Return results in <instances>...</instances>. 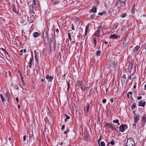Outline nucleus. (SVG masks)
<instances>
[{"label": "nucleus", "instance_id": "nucleus-1", "mask_svg": "<svg viewBox=\"0 0 146 146\" xmlns=\"http://www.w3.org/2000/svg\"><path fill=\"white\" fill-rule=\"evenodd\" d=\"M135 143L133 139L131 138H128L125 146H134Z\"/></svg>", "mask_w": 146, "mask_h": 146}, {"label": "nucleus", "instance_id": "nucleus-2", "mask_svg": "<svg viewBox=\"0 0 146 146\" xmlns=\"http://www.w3.org/2000/svg\"><path fill=\"white\" fill-rule=\"evenodd\" d=\"M127 80L126 78V76L125 74H123L121 79V83L123 84H126L127 83Z\"/></svg>", "mask_w": 146, "mask_h": 146}, {"label": "nucleus", "instance_id": "nucleus-3", "mask_svg": "<svg viewBox=\"0 0 146 146\" xmlns=\"http://www.w3.org/2000/svg\"><path fill=\"white\" fill-rule=\"evenodd\" d=\"M127 128V125H121L119 126L120 131L121 132L124 131L125 129Z\"/></svg>", "mask_w": 146, "mask_h": 146}, {"label": "nucleus", "instance_id": "nucleus-4", "mask_svg": "<svg viewBox=\"0 0 146 146\" xmlns=\"http://www.w3.org/2000/svg\"><path fill=\"white\" fill-rule=\"evenodd\" d=\"M54 40L52 38H50V42L49 46L50 49L52 48H54L55 47V43L53 41Z\"/></svg>", "mask_w": 146, "mask_h": 146}, {"label": "nucleus", "instance_id": "nucleus-5", "mask_svg": "<svg viewBox=\"0 0 146 146\" xmlns=\"http://www.w3.org/2000/svg\"><path fill=\"white\" fill-rule=\"evenodd\" d=\"M43 36L44 41H48L47 32L45 30H44L43 31Z\"/></svg>", "mask_w": 146, "mask_h": 146}, {"label": "nucleus", "instance_id": "nucleus-6", "mask_svg": "<svg viewBox=\"0 0 146 146\" xmlns=\"http://www.w3.org/2000/svg\"><path fill=\"white\" fill-rule=\"evenodd\" d=\"M124 4L123 2H121L120 1H118L116 3V5H117L118 8L120 9L123 6V5Z\"/></svg>", "mask_w": 146, "mask_h": 146}, {"label": "nucleus", "instance_id": "nucleus-7", "mask_svg": "<svg viewBox=\"0 0 146 146\" xmlns=\"http://www.w3.org/2000/svg\"><path fill=\"white\" fill-rule=\"evenodd\" d=\"M102 26H100L97 28V30L96 31V32L95 33V35L96 36L98 37L100 36V31L102 28Z\"/></svg>", "mask_w": 146, "mask_h": 146}, {"label": "nucleus", "instance_id": "nucleus-8", "mask_svg": "<svg viewBox=\"0 0 146 146\" xmlns=\"http://www.w3.org/2000/svg\"><path fill=\"white\" fill-rule=\"evenodd\" d=\"M13 11L16 14H17L18 13V11L17 9V8L16 7L15 5L13 6L12 7Z\"/></svg>", "mask_w": 146, "mask_h": 146}, {"label": "nucleus", "instance_id": "nucleus-9", "mask_svg": "<svg viewBox=\"0 0 146 146\" xmlns=\"http://www.w3.org/2000/svg\"><path fill=\"white\" fill-rule=\"evenodd\" d=\"M46 78L49 82H51L53 78V77H51V76H50L48 75H46Z\"/></svg>", "mask_w": 146, "mask_h": 146}, {"label": "nucleus", "instance_id": "nucleus-10", "mask_svg": "<svg viewBox=\"0 0 146 146\" xmlns=\"http://www.w3.org/2000/svg\"><path fill=\"white\" fill-rule=\"evenodd\" d=\"M145 102L144 101V100H141L140 102V103L139 104V106H142L143 107L145 106Z\"/></svg>", "mask_w": 146, "mask_h": 146}, {"label": "nucleus", "instance_id": "nucleus-11", "mask_svg": "<svg viewBox=\"0 0 146 146\" xmlns=\"http://www.w3.org/2000/svg\"><path fill=\"white\" fill-rule=\"evenodd\" d=\"M30 12L31 13H34V11L33 10V4H31L29 6Z\"/></svg>", "mask_w": 146, "mask_h": 146}, {"label": "nucleus", "instance_id": "nucleus-12", "mask_svg": "<svg viewBox=\"0 0 146 146\" xmlns=\"http://www.w3.org/2000/svg\"><path fill=\"white\" fill-rule=\"evenodd\" d=\"M135 119V122H137L139 120V114H135L134 116Z\"/></svg>", "mask_w": 146, "mask_h": 146}, {"label": "nucleus", "instance_id": "nucleus-13", "mask_svg": "<svg viewBox=\"0 0 146 146\" xmlns=\"http://www.w3.org/2000/svg\"><path fill=\"white\" fill-rule=\"evenodd\" d=\"M0 96L2 100V102H3V104L5 105V102H6V100L5 99L4 97L3 96L2 94H0Z\"/></svg>", "mask_w": 146, "mask_h": 146}, {"label": "nucleus", "instance_id": "nucleus-14", "mask_svg": "<svg viewBox=\"0 0 146 146\" xmlns=\"http://www.w3.org/2000/svg\"><path fill=\"white\" fill-rule=\"evenodd\" d=\"M40 34L39 33L37 32H35L33 33V35L35 37H37L40 35Z\"/></svg>", "mask_w": 146, "mask_h": 146}, {"label": "nucleus", "instance_id": "nucleus-15", "mask_svg": "<svg viewBox=\"0 0 146 146\" xmlns=\"http://www.w3.org/2000/svg\"><path fill=\"white\" fill-rule=\"evenodd\" d=\"M33 57L32 56L30 60V61H29V67L30 68H31L32 67V61L33 60Z\"/></svg>", "mask_w": 146, "mask_h": 146}, {"label": "nucleus", "instance_id": "nucleus-16", "mask_svg": "<svg viewBox=\"0 0 146 146\" xmlns=\"http://www.w3.org/2000/svg\"><path fill=\"white\" fill-rule=\"evenodd\" d=\"M34 20V18L33 16L31 17L29 19L28 17V20L30 23L33 22Z\"/></svg>", "mask_w": 146, "mask_h": 146}, {"label": "nucleus", "instance_id": "nucleus-17", "mask_svg": "<svg viewBox=\"0 0 146 146\" xmlns=\"http://www.w3.org/2000/svg\"><path fill=\"white\" fill-rule=\"evenodd\" d=\"M97 11V8L96 7H94L90 10V12L95 13Z\"/></svg>", "mask_w": 146, "mask_h": 146}, {"label": "nucleus", "instance_id": "nucleus-18", "mask_svg": "<svg viewBox=\"0 0 146 146\" xmlns=\"http://www.w3.org/2000/svg\"><path fill=\"white\" fill-rule=\"evenodd\" d=\"M128 41L127 40V39H125L123 42V46H127L128 43Z\"/></svg>", "mask_w": 146, "mask_h": 146}, {"label": "nucleus", "instance_id": "nucleus-19", "mask_svg": "<svg viewBox=\"0 0 146 146\" xmlns=\"http://www.w3.org/2000/svg\"><path fill=\"white\" fill-rule=\"evenodd\" d=\"M117 37H118L117 35L115 34H113L112 35H111L110 36V38H112V39H116L117 38Z\"/></svg>", "mask_w": 146, "mask_h": 146}, {"label": "nucleus", "instance_id": "nucleus-20", "mask_svg": "<svg viewBox=\"0 0 146 146\" xmlns=\"http://www.w3.org/2000/svg\"><path fill=\"white\" fill-rule=\"evenodd\" d=\"M77 84L80 87L83 86V82L81 81H78L77 82Z\"/></svg>", "mask_w": 146, "mask_h": 146}, {"label": "nucleus", "instance_id": "nucleus-21", "mask_svg": "<svg viewBox=\"0 0 146 146\" xmlns=\"http://www.w3.org/2000/svg\"><path fill=\"white\" fill-rule=\"evenodd\" d=\"M105 126L108 128H111L112 126L110 123H105Z\"/></svg>", "mask_w": 146, "mask_h": 146}, {"label": "nucleus", "instance_id": "nucleus-22", "mask_svg": "<svg viewBox=\"0 0 146 146\" xmlns=\"http://www.w3.org/2000/svg\"><path fill=\"white\" fill-rule=\"evenodd\" d=\"M140 47L138 45H137L133 49V52H136L137 51L138 49H139Z\"/></svg>", "mask_w": 146, "mask_h": 146}, {"label": "nucleus", "instance_id": "nucleus-23", "mask_svg": "<svg viewBox=\"0 0 146 146\" xmlns=\"http://www.w3.org/2000/svg\"><path fill=\"white\" fill-rule=\"evenodd\" d=\"M89 25H90V24H89L88 25H87L86 27V29H85V35L86 36L87 35V32H88V29L89 28Z\"/></svg>", "mask_w": 146, "mask_h": 146}, {"label": "nucleus", "instance_id": "nucleus-24", "mask_svg": "<svg viewBox=\"0 0 146 146\" xmlns=\"http://www.w3.org/2000/svg\"><path fill=\"white\" fill-rule=\"evenodd\" d=\"M117 62L116 61H114L112 63L113 65V66L114 68H115V69L117 67Z\"/></svg>", "mask_w": 146, "mask_h": 146}, {"label": "nucleus", "instance_id": "nucleus-25", "mask_svg": "<svg viewBox=\"0 0 146 146\" xmlns=\"http://www.w3.org/2000/svg\"><path fill=\"white\" fill-rule=\"evenodd\" d=\"M35 60L38 63V60L37 57V54L36 53H35Z\"/></svg>", "mask_w": 146, "mask_h": 146}, {"label": "nucleus", "instance_id": "nucleus-26", "mask_svg": "<svg viewBox=\"0 0 146 146\" xmlns=\"http://www.w3.org/2000/svg\"><path fill=\"white\" fill-rule=\"evenodd\" d=\"M133 67V64L131 63L130 62L128 65V68L129 69H131Z\"/></svg>", "mask_w": 146, "mask_h": 146}, {"label": "nucleus", "instance_id": "nucleus-27", "mask_svg": "<svg viewBox=\"0 0 146 146\" xmlns=\"http://www.w3.org/2000/svg\"><path fill=\"white\" fill-rule=\"evenodd\" d=\"M90 107V105L88 103H87L86 108V112H87L89 111V110Z\"/></svg>", "mask_w": 146, "mask_h": 146}, {"label": "nucleus", "instance_id": "nucleus-28", "mask_svg": "<svg viewBox=\"0 0 146 146\" xmlns=\"http://www.w3.org/2000/svg\"><path fill=\"white\" fill-rule=\"evenodd\" d=\"M71 31H72L71 30H69V32H68L69 33H68V38H69V40L70 41H71L72 40V39H71V35H70V33H69V32H70Z\"/></svg>", "mask_w": 146, "mask_h": 146}, {"label": "nucleus", "instance_id": "nucleus-29", "mask_svg": "<svg viewBox=\"0 0 146 146\" xmlns=\"http://www.w3.org/2000/svg\"><path fill=\"white\" fill-rule=\"evenodd\" d=\"M96 55L97 56H100L101 54V51L100 50H98L96 52Z\"/></svg>", "mask_w": 146, "mask_h": 146}, {"label": "nucleus", "instance_id": "nucleus-30", "mask_svg": "<svg viewBox=\"0 0 146 146\" xmlns=\"http://www.w3.org/2000/svg\"><path fill=\"white\" fill-rule=\"evenodd\" d=\"M98 15H106V13L105 12H103L102 13H98Z\"/></svg>", "mask_w": 146, "mask_h": 146}, {"label": "nucleus", "instance_id": "nucleus-31", "mask_svg": "<svg viewBox=\"0 0 146 146\" xmlns=\"http://www.w3.org/2000/svg\"><path fill=\"white\" fill-rule=\"evenodd\" d=\"M136 104L135 103H134L133 104L131 107V110H133L135 109V107H136Z\"/></svg>", "mask_w": 146, "mask_h": 146}, {"label": "nucleus", "instance_id": "nucleus-32", "mask_svg": "<svg viewBox=\"0 0 146 146\" xmlns=\"http://www.w3.org/2000/svg\"><path fill=\"white\" fill-rule=\"evenodd\" d=\"M6 96L7 98H9L10 97V95L9 93L7 92L6 93Z\"/></svg>", "mask_w": 146, "mask_h": 146}, {"label": "nucleus", "instance_id": "nucleus-33", "mask_svg": "<svg viewBox=\"0 0 146 146\" xmlns=\"http://www.w3.org/2000/svg\"><path fill=\"white\" fill-rule=\"evenodd\" d=\"M126 16V13H122L121 15V17L122 18H124Z\"/></svg>", "mask_w": 146, "mask_h": 146}, {"label": "nucleus", "instance_id": "nucleus-34", "mask_svg": "<svg viewBox=\"0 0 146 146\" xmlns=\"http://www.w3.org/2000/svg\"><path fill=\"white\" fill-rule=\"evenodd\" d=\"M96 43H97V42H96V38H94L93 39V43H94V46H95L96 45Z\"/></svg>", "mask_w": 146, "mask_h": 146}, {"label": "nucleus", "instance_id": "nucleus-35", "mask_svg": "<svg viewBox=\"0 0 146 146\" xmlns=\"http://www.w3.org/2000/svg\"><path fill=\"white\" fill-rule=\"evenodd\" d=\"M142 120L145 121V122H146V117L144 116H143V117Z\"/></svg>", "mask_w": 146, "mask_h": 146}, {"label": "nucleus", "instance_id": "nucleus-36", "mask_svg": "<svg viewBox=\"0 0 146 146\" xmlns=\"http://www.w3.org/2000/svg\"><path fill=\"white\" fill-rule=\"evenodd\" d=\"M1 49L3 50L4 51L5 53H6L8 55V56H9V54H8V53L6 52V50L4 49L3 48H1Z\"/></svg>", "mask_w": 146, "mask_h": 146}, {"label": "nucleus", "instance_id": "nucleus-37", "mask_svg": "<svg viewBox=\"0 0 146 146\" xmlns=\"http://www.w3.org/2000/svg\"><path fill=\"white\" fill-rule=\"evenodd\" d=\"M101 146H105V144L104 142L103 141H102L100 143Z\"/></svg>", "mask_w": 146, "mask_h": 146}, {"label": "nucleus", "instance_id": "nucleus-38", "mask_svg": "<svg viewBox=\"0 0 146 146\" xmlns=\"http://www.w3.org/2000/svg\"><path fill=\"white\" fill-rule=\"evenodd\" d=\"M110 143L111 145H113L114 144V140L112 139L110 142Z\"/></svg>", "mask_w": 146, "mask_h": 146}, {"label": "nucleus", "instance_id": "nucleus-39", "mask_svg": "<svg viewBox=\"0 0 146 146\" xmlns=\"http://www.w3.org/2000/svg\"><path fill=\"white\" fill-rule=\"evenodd\" d=\"M119 122V120H118V119H117L116 120H113V123H117V122Z\"/></svg>", "mask_w": 146, "mask_h": 146}, {"label": "nucleus", "instance_id": "nucleus-40", "mask_svg": "<svg viewBox=\"0 0 146 146\" xmlns=\"http://www.w3.org/2000/svg\"><path fill=\"white\" fill-rule=\"evenodd\" d=\"M95 17V15L93 14L92 15L90 16V18L92 19L94 18Z\"/></svg>", "mask_w": 146, "mask_h": 146}, {"label": "nucleus", "instance_id": "nucleus-41", "mask_svg": "<svg viewBox=\"0 0 146 146\" xmlns=\"http://www.w3.org/2000/svg\"><path fill=\"white\" fill-rule=\"evenodd\" d=\"M131 13L132 14H134L135 13V10L133 8L132 9L131 11Z\"/></svg>", "mask_w": 146, "mask_h": 146}, {"label": "nucleus", "instance_id": "nucleus-42", "mask_svg": "<svg viewBox=\"0 0 146 146\" xmlns=\"http://www.w3.org/2000/svg\"><path fill=\"white\" fill-rule=\"evenodd\" d=\"M119 1H121V2H123L124 4H125V3L126 2V0H119Z\"/></svg>", "mask_w": 146, "mask_h": 146}, {"label": "nucleus", "instance_id": "nucleus-43", "mask_svg": "<svg viewBox=\"0 0 146 146\" xmlns=\"http://www.w3.org/2000/svg\"><path fill=\"white\" fill-rule=\"evenodd\" d=\"M7 101L9 103H10L11 102V98H7Z\"/></svg>", "mask_w": 146, "mask_h": 146}, {"label": "nucleus", "instance_id": "nucleus-44", "mask_svg": "<svg viewBox=\"0 0 146 146\" xmlns=\"http://www.w3.org/2000/svg\"><path fill=\"white\" fill-rule=\"evenodd\" d=\"M82 137H84L83 139H84L86 140L87 138V137L85 135H84V136H83Z\"/></svg>", "mask_w": 146, "mask_h": 146}, {"label": "nucleus", "instance_id": "nucleus-45", "mask_svg": "<svg viewBox=\"0 0 146 146\" xmlns=\"http://www.w3.org/2000/svg\"><path fill=\"white\" fill-rule=\"evenodd\" d=\"M69 130V129H68L67 130L65 131H64V134H66L68 132Z\"/></svg>", "mask_w": 146, "mask_h": 146}, {"label": "nucleus", "instance_id": "nucleus-46", "mask_svg": "<svg viewBox=\"0 0 146 146\" xmlns=\"http://www.w3.org/2000/svg\"><path fill=\"white\" fill-rule=\"evenodd\" d=\"M65 115L66 116V118L65 119H69L70 117L68 115Z\"/></svg>", "mask_w": 146, "mask_h": 146}, {"label": "nucleus", "instance_id": "nucleus-47", "mask_svg": "<svg viewBox=\"0 0 146 146\" xmlns=\"http://www.w3.org/2000/svg\"><path fill=\"white\" fill-rule=\"evenodd\" d=\"M142 98V97L141 96H140L139 97H137V100H140Z\"/></svg>", "mask_w": 146, "mask_h": 146}, {"label": "nucleus", "instance_id": "nucleus-48", "mask_svg": "<svg viewBox=\"0 0 146 146\" xmlns=\"http://www.w3.org/2000/svg\"><path fill=\"white\" fill-rule=\"evenodd\" d=\"M56 32L57 33V34L59 32V30L58 29H56V32H54V34H55Z\"/></svg>", "mask_w": 146, "mask_h": 146}, {"label": "nucleus", "instance_id": "nucleus-49", "mask_svg": "<svg viewBox=\"0 0 146 146\" xmlns=\"http://www.w3.org/2000/svg\"><path fill=\"white\" fill-rule=\"evenodd\" d=\"M82 90H85V88L84 87H83V86H81L80 87Z\"/></svg>", "mask_w": 146, "mask_h": 146}, {"label": "nucleus", "instance_id": "nucleus-50", "mask_svg": "<svg viewBox=\"0 0 146 146\" xmlns=\"http://www.w3.org/2000/svg\"><path fill=\"white\" fill-rule=\"evenodd\" d=\"M4 61V59L2 57H1V58L0 59V62L1 61Z\"/></svg>", "mask_w": 146, "mask_h": 146}, {"label": "nucleus", "instance_id": "nucleus-51", "mask_svg": "<svg viewBox=\"0 0 146 146\" xmlns=\"http://www.w3.org/2000/svg\"><path fill=\"white\" fill-rule=\"evenodd\" d=\"M106 99H103L102 101V102L103 103H106Z\"/></svg>", "mask_w": 146, "mask_h": 146}, {"label": "nucleus", "instance_id": "nucleus-52", "mask_svg": "<svg viewBox=\"0 0 146 146\" xmlns=\"http://www.w3.org/2000/svg\"><path fill=\"white\" fill-rule=\"evenodd\" d=\"M70 86L69 83V82H68V88H67V90H69V87Z\"/></svg>", "mask_w": 146, "mask_h": 146}, {"label": "nucleus", "instance_id": "nucleus-53", "mask_svg": "<svg viewBox=\"0 0 146 146\" xmlns=\"http://www.w3.org/2000/svg\"><path fill=\"white\" fill-rule=\"evenodd\" d=\"M111 129L113 131H114L115 130H116V129L114 127H113V126H112Z\"/></svg>", "mask_w": 146, "mask_h": 146}, {"label": "nucleus", "instance_id": "nucleus-54", "mask_svg": "<svg viewBox=\"0 0 146 146\" xmlns=\"http://www.w3.org/2000/svg\"><path fill=\"white\" fill-rule=\"evenodd\" d=\"M132 127H133V128H134V129H135L136 128V126L135 124H134L133 125Z\"/></svg>", "mask_w": 146, "mask_h": 146}, {"label": "nucleus", "instance_id": "nucleus-55", "mask_svg": "<svg viewBox=\"0 0 146 146\" xmlns=\"http://www.w3.org/2000/svg\"><path fill=\"white\" fill-rule=\"evenodd\" d=\"M23 138L24 141H25L26 140V135H25L23 136Z\"/></svg>", "mask_w": 146, "mask_h": 146}, {"label": "nucleus", "instance_id": "nucleus-56", "mask_svg": "<svg viewBox=\"0 0 146 146\" xmlns=\"http://www.w3.org/2000/svg\"><path fill=\"white\" fill-rule=\"evenodd\" d=\"M23 50H21L20 51V52L21 53V55H23V53H22L23 52Z\"/></svg>", "mask_w": 146, "mask_h": 146}, {"label": "nucleus", "instance_id": "nucleus-57", "mask_svg": "<svg viewBox=\"0 0 146 146\" xmlns=\"http://www.w3.org/2000/svg\"><path fill=\"white\" fill-rule=\"evenodd\" d=\"M72 30H74V27L73 24H72Z\"/></svg>", "mask_w": 146, "mask_h": 146}, {"label": "nucleus", "instance_id": "nucleus-58", "mask_svg": "<svg viewBox=\"0 0 146 146\" xmlns=\"http://www.w3.org/2000/svg\"><path fill=\"white\" fill-rule=\"evenodd\" d=\"M110 101L112 103L113 101V98H112L110 99Z\"/></svg>", "mask_w": 146, "mask_h": 146}, {"label": "nucleus", "instance_id": "nucleus-59", "mask_svg": "<svg viewBox=\"0 0 146 146\" xmlns=\"http://www.w3.org/2000/svg\"><path fill=\"white\" fill-rule=\"evenodd\" d=\"M102 139H101V137H100L99 139V140H98V143H99V142L101 141Z\"/></svg>", "mask_w": 146, "mask_h": 146}, {"label": "nucleus", "instance_id": "nucleus-60", "mask_svg": "<svg viewBox=\"0 0 146 146\" xmlns=\"http://www.w3.org/2000/svg\"><path fill=\"white\" fill-rule=\"evenodd\" d=\"M65 127V126L64 125H63L62 126V127L61 128L62 129H64Z\"/></svg>", "mask_w": 146, "mask_h": 146}, {"label": "nucleus", "instance_id": "nucleus-61", "mask_svg": "<svg viewBox=\"0 0 146 146\" xmlns=\"http://www.w3.org/2000/svg\"><path fill=\"white\" fill-rule=\"evenodd\" d=\"M12 138L11 137H9L8 138V140L9 141H11V140Z\"/></svg>", "mask_w": 146, "mask_h": 146}, {"label": "nucleus", "instance_id": "nucleus-62", "mask_svg": "<svg viewBox=\"0 0 146 146\" xmlns=\"http://www.w3.org/2000/svg\"><path fill=\"white\" fill-rule=\"evenodd\" d=\"M127 94L131 95L132 94V92H128Z\"/></svg>", "mask_w": 146, "mask_h": 146}, {"label": "nucleus", "instance_id": "nucleus-63", "mask_svg": "<svg viewBox=\"0 0 146 146\" xmlns=\"http://www.w3.org/2000/svg\"><path fill=\"white\" fill-rule=\"evenodd\" d=\"M16 100L17 102H19V99L17 97L16 98Z\"/></svg>", "mask_w": 146, "mask_h": 146}, {"label": "nucleus", "instance_id": "nucleus-64", "mask_svg": "<svg viewBox=\"0 0 146 146\" xmlns=\"http://www.w3.org/2000/svg\"><path fill=\"white\" fill-rule=\"evenodd\" d=\"M144 89L145 90H146V84H145L144 86Z\"/></svg>", "mask_w": 146, "mask_h": 146}]
</instances>
